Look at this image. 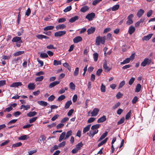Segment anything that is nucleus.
Segmentation results:
<instances>
[{
    "instance_id": "obj_1",
    "label": "nucleus",
    "mask_w": 155,
    "mask_h": 155,
    "mask_svg": "<svg viewBox=\"0 0 155 155\" xmlns=\"http://www.w3.org/2000/svg\"><path fill=\"white\" fill-rule=\"evenodd\" d=\"M105 37H101L100 36H97L96 38V44L97 45H99L101 43L104 44L105 42Z\"/></svg>"
},
{
    "instance_id": "obj_2",
    "label": "nucleus",
    "mask_w": 155,
    "mask_h": 155,
    "mask_svg": "<svg viewBox=\"0 0 155 155\" xmlns=\"http://www.w3.org/2000/svg\"><path fill=\"white\" fill-rule=\"evenodd\" d=\"M151 62V59L148 58H145L143 61L141 63V66L142 67H145L147 65H149Z\"/></svg>"
},
{
    "instance_id": "obj_3",
    "label": "nucleus",
    "mask_w": 155,
    "mask_h": 155,
    "mask_svg": "<svg viewBox=\"0 0 155 155\" xmlns=\"http://www.w3.org/2000/svg\"><path fill=\"white\" fill-rule=\"evenodd\" d=\"M98 132V130H91L89 132L87 133V134L88 135L89 137H93L94 135L97 133Z\"/></svg>"
},
{
    "instance_id": "obj_4",
    "label": "nucleus",
    "mask_w": 155,
    "mask_h": 155,
    "mask_svg": "<svg viewBox=\"0 0 155 155\" xmlns=\"http://www.w3.org/2000/svg\"><path fill=\"white\" fill-rule=\"evenodd\" d=\"M66 33L65 31H60L55 33L54 35L55 37H61Z\"/></svg>"
},
{
    "instance_id": "obj_5",
    "label": "nucleus",
    "mask_w": 155,
    "mask_h": 155,
    "mask_svg": "<svg viewBox=\"0 0 155 155\" xmlns=\"http://www.w3.org/2000/svg\"><path fill=\"white\" fill-rule=\"evenodd\" d=\"M95 17V14L94 13H91L87 15L86 18L88 19L89 21H92Z\"/></svg>"
},
{
    "instance_id": "obj_6",
    "label": "nucleus",
    "mask_w": 155,
    "mask_h": 155,
    "mask_svg": "<svg viewBox=\"0 0 155 155\" xmlns=\"http://www.w3.org/2000/svg\"><path fill=\"white\" fill-rule=\"evenodd\" d=\"M133 17V15L132 14H130L127 17V21L126 22V24L128 25L132 24L133 22L132 19Z\"/></svg>"
},
{
    "instance_id": "obj_7",
    "label": "nucleus",
    "mask_w": 155,
    "mask_h": 155,
    "mask_svg": "<svg viewBox=\"0 0 155 155\" xmlns=\"http://www.w3.org/2000/svg\"><path fill=\"white\" fill-rule=\"evenodd\" d=\"M60 81H56L51 83L48 86L49 88L51 89L54 87L57 84H59Z\"/></svg>"
},
{
    "instance_id": "obj_8",
    "label": "nucleus",
    "mask_w": 155,
    "mask_h": 155,
    "mask_svg": "<svg viewBox=\"0 0 155 155\" xmlns=\"http://www.w3.org/2000/svg\"><path fill=\"white\" fill-rule=\"evenodd\" d=\"M99 109L97 108H94L92 111L91 112V116L93 117L97 116L99 111Z\"/></svg>"
},
{
    "instance_id": "obj_9",
    "label": "nucleus",
    "mask_w": 155,
    "mask_h": 155,
    "mask_svg": "<svg viewBox=\"0 0 155 155\" xmlns=\"http://www.w3.org/2000/svg\"><path fill=\"white\" fill-rule=\"evenodd\" d=\"M135 28L134 26H131L129 28L128 33L130 35H131L135 31Z\"/></svg>"
},
{
    "instance_id": "obj_10",
    "label": "nucleus",
    "mask_w": 155,
    "mask_h": 155,
    "mask_svg": "<svg viewBox=\"0 0 155 155\" xmlns=\"http://www.w3.org/2000/svg\"><path fill=\"white\" fill-rule=\"evenodd\" d=\"M22 84L21 82H17L12 83L10 85L11 87H18L19 86H21Z\"/></svg>"
},
{
    "instance_id": "obj_11",
    "label": "nucleus",
    "mask_w": 155,
    "mask_h": 155,
    "mask_svg": "<svg viewBox=\"0 0 155 155\" xmlns=\"http://www.w3.org/2000/svg\"><path fill=\"white\" fill-rule=\"evenodd\" d=\"M103 67L106 72H108L110 70V68L107 66L106 62H104L103 64Z\"/></svg>"
},
{
    "instance_id": "obj_12",
    "label": "nucleus",
    "mask_w": 155,
    "mask_h": 155,
    "mask_svg": "<svg viewBox=\"0 0 155 155\" xmlns=\"http://www.w3.org/2000/svg\"><path fill=\"white\" fill-rule=\"evenodd\" d=\"M21 38L18 37H14L12 40L13 42H18L19 41L20 43H22V41L21 40Z\"/></svg>"
},
{
    "instance_id": "obj_13",
    "label": "nucleus",
    "mask_w": 155,
    "mask_h": 155,
    "mask_svg": "<svg viewBox=\"0 0 155 155\" xmlns=\"http://www.w3.org/2000/svg\"><path fill=\"white\" fill-rule=\"evenodd\" d=\"M95 28L94 27H91L87 30V34L90 35L93 33L95 31Z\"/></svg>"
},
{
    "instance_id": "obj_14",
    "label": "nucleus",
    "mask_w": 155,
    "mask_h": 155,
    "mask_svg": "<svg viewBox=\"0 0 155 155\" xmlns=\"http://www.w3.org/2000/svg\"><path fill=\"white\" fill-rule=\"evenodd\" d=\"M66 133L65 132H62L60 135L59 139V142L61 141L63 139L64 140L65 137Z\"/></svg>"
},
{
    "instance_id": "obj_15",
    "label": "nucleus",
    "mask_w": 155,
    "mask_h": 155,
    "mask_svg": "<svg viewBox=\"0 0 155 155\" xmlns=\"http://www.w3.org/2000/svg\"><path fill=\"white\" fill-rule=\"evenodd\" d=\"M82 40V38L79 36H77L73 39V42L75 43H77L81 41Z\"/></svg>"
},
{
    "instance_id": "obj_16",
    "label": "nucleus",
    "mask_w": 155,
    "mask_h": 155,
    "mask_svg": "<svg viewBox=\"0 0 155 155\" xmlns=\"http://www.w3.org/2000/svg\"><path fill=\"white\" fill-rule=\"evenodd\" d=\"M153 35V34H149L147 36H144L143 37L142 40L143 41H148L151 38Z\"/></svg>"
},
{
    "instance_id": "obj_17",
    "label": "nucleus",
    "mask_w": 155,
    "mask_h": 155,
    "mask_svg": "<svg viewBox=\"0 0 155 155\" xmlns=\"http://www.w3.org/2000/svg\"><path fill=\"white\" fill-rule=\"evenodd\" d=\"M72 133V132L71 130H69L65 134L64 140H66L71 135Z\"/></svg>"
},
{
    "instance_id": "obj_18",
    "label": "nucleus",
    "mask_w": 155,
    "mask_h": 155,
    "mask_svg": "<svg viewBox=\"0 0 155 155\" xmlns=\"http://www.w3.org/2000/svg\"><path fill=\"white\" fill-rule=\"evenodd\" d=\"M29 138L28 135H22L18 138L19 140H25Z\"/></svg>"
},
{
    "instance_id": "obj_19",
    "label": "nucleus",
    "mask_w": 155,
    "mask_h": 155,
    "mask_svg": "<svg viewBox=\"0 0 155 155\" xmlns=\"http://www.w3.org/2000/svg\"><path fill=\"white\" fill-rule=\"evenodd\" d=\"M106 120V116L103 115L102 117H100L97 120V122L98 123L103 122Z\"/></svg>"
},
{
    "instance_id": "obj_20",
    "label": "nucleus",
    "mask_w": 155,
    "mask_h": 155,
    "mask_svg": "<svg viewBox=\"0 0 155 155\" xmlns=\"http://www.w3.org/2000/svg\"><path fill=\"white\" fill-rule=\"evenodd\" d=\"M66 26L64 24H59L55 27V28L57 30H58L59 29H63L65 28Z\"/></svg>"
},
{
    "instance_id": "obj_21",
    "label": "nucleus",
    "mask_w": 155,
    "mask_h": 155,
    "mask_svg": "<svg viewBox=\"0 0 155 155\" xmlns=\"http://www.w3.org/2000/svg\"><path fill=\"white\" fill-rule=\"evenodd\" d=\"M144 11L143 10L140 9L137 12V17L140 18L144 13Z\"/></svg>"
},
{
    "instance_id": "obj_22",
    "label": "nucleus",
    "mask_w": 155,
    "mask_h": 155,
    "mask_svg": "<svg viewBox=\"0 0 155 155\" xmlns=\"http://www.w3.org/2000/svg\"><path fill=\"white\" fill-rule=\"evenodd\" d=\"M79 17L77 16H75L71 18L69 20V22L71 23H73L77 20Z\"/></svg>"
},
{
    "instance_id": "obj_23",
    "label": "nucleus",
    "mask_w": 155,
    "mask_h": 155,
    "mask_svg": "<svg viewBox=\"0 0 155 155\" xmlns=\"http://www.w3.org/2000/svg\"><path fill=\"white\" fill-rule=\"evenodd\" d=\"M72 104V102L71 100H70L67 101L65 104L64 108L66 109H68L69 108L70 105H71Z\"/></svg>"
},
{
    "instance_id": "obj_24",
    "label": "nucleus",
    "mask_w": 155,
    "mask_h": 155,
    "mask_svg": "<svg viewBox=\"0 0 155 155\" xmlns=\"http://www.w3.org/2000/svg\"><path fill=\"white\" fill-rule=\"evenodd\" d=\"M28 88L29 90H34L35 88V85L34 83H31L28 85Z\"/></svg>"
},
{
    "instance_id": "obj_25",
    "label": "nucleus",
    "mask_w": 155,
    "mask_h": 155,
    "mask_svg": "<svg viewBox=\"0 0 155 155\" xmlns=\"http://www.w3.org/2000/svg\"><path fill=\"white\" fill-rule=\"evenodd\" d=\"M141 88V85L140 84H137L135 88V92L137 93L139 92L140 91Z\"/></svg>"
},
{
    "instance_id": "obj_26",
    "label": "nucleus",
    "mask_w": 155,
    "mask_h": 155,
    "mask_svg": "<svg viewBox=\"0 0 155 155\" xmlns=\"http://www.w3.org/2000/svg\"><path fill=\"white\" fill-rule=\"evenodd\" d=\"M130 58H126L125 60H124L122 62H121L120 64L121 65L124 64H126L128 63L130 61Z\"/></svg>"
},
{
    "instance_id": "obj_27",
    "label": "nucleus",
    "mask_w": 155,
    "mask_h": 155,
    "mask_svg": "<svg viewBox=\"0 0 155 155\" xmlns=\"http://www.w3.org/2000/svg\"><path fill=\"white\" fill-rule=\"evenodd\" d=\"M37 103L40 105L43 106H45L48 104V103L47 102L42 101H38Z\"/></svg>"
},
{
    "instance_id": "obj_28",
    "label": "nucleus",
    "mask_w": 155,
    "mask_h": 155,
    "mask_svg": "<svg viewBox=\"0 0 155 155\" xmlns=\"http://www.w3.org/2000/svg\"><path fill=\"white\" fill-rule=\"evenodd\" d=\"M91 124L87 125L86 127L84 128L83 130V132L84 133H86L88 131L90 128Z\"/></svg>"
},
{
    "instance_id": "obj_29",
    "label": "nucleus",
    "mask_w": 155,
    "mask_h": 155,
    "mask_svg": "<svg viewBox=\"0 0 155 155\" xmlns=\"http://www.w3.org/2000/svg\"><path fill=\"white\" fill-rule=\"evenodd\" d=\"M54 28V27L53 26H46V27H45L44 29L43 30L44 31H46L49 30H52L53 28Z\"/></svg>"
},
{
    "instance_id": "obj_30",
    "label": "nucleus",
    "mask_w": 155,
    "mask_h": 155,
    "mask_svg": "<svg viewBox=\"0 0 155 155\" xmlns=\"http://www.w3.org/2000/svg\"><path fill=\"white\" fill-rule=\"evenodd\" d=\"M37 114L35 111H31L27 114V116L29 117H32L35 116Z\"/></svg>"
},
{
    "instance_id": "obj_31",
    "label": "nucleus",
    "mask_w": 155,
    "mask_h": 155,
    "mask_svg": "<svg viewBox=\"0 0 155 155\" xmlns=\"http://www.w3.org/2000/svg\"><path fill=\"white\" fill-rule=\"evenodd\" d=\"M120 7V5L119 4L116 5H114L112 8H111V10L112 11H114L117 10Z\"/></svg>"
},
{
    "instance_id": "obj_32",
    "label": "nucleus",
    "mask_w": 155,
    "mask_h": 155,
    "mask_svg": "<svg viewBox=\"0 0 155 155\" xmlns=\"http://www.w3.org/2000/svg\"><path fill=\"white\" fill-rule=\"evenodd\" d=\"M89 9V8L87 6H84L81 9V12H84L87 11Z\"/></svg>"
},
{
    "instance_id": "obj_33",
    "label": "nucleus",
    "mask_w": 155,
    "mask_h": 155,
    "mask_svg": "<svg viewBox=\"0 0 155 155\" xmlns=\"http://www.w3.org/2000/svg\"><path fill=\"white\" fill-rule=\"evenodd\" d=\"M108 139L107 138H106L104 140L102 141L98 145V147H100L101 145L105 143Z\"/></svg>"
},
{
    "instance_id": "obj_34",
    "label": "nucleus",
    "mask_w": 155,
    "mask_h": 155,
    "mask_svg": "<svg viewBox=\"0 0 155 155\" xmlns=\"http://www.w3.org/2000/svg\"><path fill=\"white\" fill-rule=\"evenodd\" d=\"M46 137L44 135H41L40 136L39 139L38 140V142L39 143H41L42 141H44L45 140Z\"/></svg>"
},
{
    "instance_id": "obj_35",
    "label": "nucleus",
    "mask_w": 155,
    "mask_h": 155,
    "mask_svg": "<svg viewBox=\"0 0 155 155\" xmlns=\"http://www.w3.org/2000/svg\"><path fill=\"white\" fill-rule=\"evenodd\" d=\"M107 133L108 132L107 131L104 133L100 138L98 141H100L104 139L107 136Z\"/></svg>"
},
{
    "instance_id": "obj_36",
    "label": "nucleus",
    "mask_w": 155,
    "mask_h": 155,
    "mask_svg": "<svg viewBox=\"0 0 155 155\" xmlns=\"http://www.w3.org/2000/svg\"><path fill=\"white\" fill-rule=\"evenodd\" d=\"M93 58L95 61H97L98 60V54L96 52L94 53L93 54Z\"/></svg>"
},
{
    "instance_id": "obj_37",
    "label": "nucleus",
    "mask_w": 155,
    "mask_h": 155,
    "mask_svg": "<svg viewBox=\"0 0 155 155\" xmlns=\"http://www.w3.org/2000/svg\"><path fill=\"white\" fill-rule=\"evenodd\" d=\"M99 127L100 125L99 124L92 125L91 127V130H98L97 129L99 128Z\"/></svg>"
},
{
    "instance_id": "obj_38",
    "label": "nucleus",
    "mask_w": 155,
    "mask_h": 155,
    "mask_svg": "<svg viewBox=\"0 0 155 155\" xmlns=\"http://www.w3.org/2000/svg\"><path fill=\"white\" fill-rule=\"evenodd\" d=\"M22 143L21 142H19L17 143H15V144H13L12 145V147H19L21 146L22 145Z\"/></svg>"
},
{
    "instance_id": "obj_39",
    "label": "nucleus",
    "mask_w": 155,
    "mask_h": 155,
    "mask_svg": "<svg viewBox=\"0 0 155 155\" xmlns=\"http://www.w3.org/2000/svg\"><path fill=\"white\" fill-rule=\"evenodd\" d=\"M65 96L64 95H62L59 97L57 100L58 101H60L63 100L65 98Z\"/></svg>"
},
{
    "instance_id": "obj_40",
    "label": "nucleus",
    "mask_w": 155,
    "mask_h": 155,
    "mask_svg": "<svg viewBox=\"0 0 155 155\" xmlns=\"http://www.w3.org/2000/svg\"><path fill=\"white\" fill-rule=\"evenodd\" d=\"M72 8L71 6V5L67 7L64 10V12H67L68 11H70Z\"/></svg>"
},
{
    "instance_id": "obj_41",
    "label": "nucleus",
    "mask_w": 155,
    "mask_h": 155,
    "mask_svg": "<svg viewBox=\"0 0 155 155\" xmlns=\"http://www.w3.org/2000/svg\"><path fill=\"white\" fill-rule=\"evenodd\" d=\"M61 64V61H58L56 60H54V65L55 66L60 65Z\"/></svg>"
},
{
    "instance_id": "obj_42",
    "label": "nucleus",
    "mask_w": 155,
    "mask_h": 155,
    "mask_svg": "<svg viewBox=\"0 0 155 155\" xmlns=\"http://www.w3.org/2000/svg\"><path fill=\"white\" fill-rule=\"evenodd\" d=\"M125 120L124 117L121 118L117 122V125L120 124L122 123H123Z\"/></svg>"
},
{
    "instance_id": "obj_43",
    "label": "nucleus",
    "mask_w": 155,
    "mask_h": 155,
    "mask_svg": "<svg viewBox=\"0 0 155 155\" xmlns=\"http://www.w3.org/2000/svg\"><path fill=\"white\" fill-rule=\"evenodd\" d=\"M79 69L77 67L75 69V71H74V76H77L79 73Z\"/></svg>"
},
{
    "instance_id": "obj_44",
    "label": "nucleus",
    "mask_w": 155,
    "mask_h": 155,
    "mask_svg": "<svg viewBox=\"0 0 155 155\" xmlns=\"http://www.w3.org/2000/svg\"><path fill=\"white\" fill-rule=\"evenodd\" d=\"M40 57L42 58H47L48 56L46 53H41L40 55Z\"/></svg>"
},
{
    "instance_id": "obj_45",
    "label": "nucleus",
    "mask_w": 155,
    "mask_h": 155,
    "mask_svg": "<svg viewBox=\"0 0 155 155\" xmlns=\"http://www.w3.org/2000/svg\"><path fill=\"white\" fill-rule=\"evenodd\" d=\"M43 78L44 77L43 76H40V77H37L35 79V81H41L43 80Z\"/></svg>"
},
{
    "instance_id": "obj_46",
    "label": "nucleus",
    "mask_w": 155,
    "mask_h": 155,
    "mask_svg": "<svg viewBox=\"0 0 155 155\" xmlns=\"http://www.w3.org/2000/svg\"><path fill=\"white\" fill-rule=\"evenodd\" d=\"M131 114V110H130L129 112L125 116V119L126 120H128L130 117Z\"/></svg>"
},
{
    "instance_id": "obj_47",
    "label": "nucleus",
    "mask_w": 155,
    "mask_h": 155,
    "mask_svg": "<svg viewBox=\"0 0 155 155\" xmlns=\"http://www.w3.org/2000/svg\"><path fill=\"white\" fill-rule=\"evenodd\" d=\"M101 92H104L105 91V90H106L105 86L103 85V84H102L101 85Z\"/></svg>"
},
{
    "instance_id": "obj_48",
    "label": "nucleus",
    "mask_w": 155,
    "mask_h": 155,
    "mask_svg": "<svg viewBox=\"0 0 155 155\" xmlns=\"http://www.w3.org/2000/svg\"><path fill=\"white\" fill-rule=\"evenodd\" d=\"M69 87L72 90H74L75 89V85L73 82H71L69 84Z\"/></svg>"
},
{
    "instance_id": "obj_49",
    "label": "nucleus",
    "mask_w": 155,
    "mask_h": 155,
    "mask_svg": "<svg viewBox=\"0 0 155 155\" xmlns=\"http://www.w3.org/2000/svg\"><path fill=\"white\" fill-rule=\"evenodd\" d=\"M37 117H34L31 118L29 120V122L32 123L34 122L37 119Z\"/></svg>"
},
{
    "instance_id": "obj_50",
    "label": "nucleus",
    "mask_w": 155,
    "mask_h": 155,
    "mask_svg": "<svg viewBox=\"0 0 155 155\" xmlns=\"http://www.w3.org/2000/svg\"><path fill=\"white\" fill-rule=\"evenodd\" d=\"M125 82L124 81H121L119 84V85L118 86V88L120 89L122 88L123 86L125 84Z\"/></svg>"
},
{
    "instance_id": "obj_51",
    "label": "nucleus",
    "mask_w": 155,
    "mask_h": 155,
    "mask_svg": "<svg viewBox=\"0 0 155 155\" xmlns=\"http://www.w3.org/2000/svg\"><path fill=\"white\" fill-rule=\"evenodd\" d=\"M55 98V96L52 95L48 98V100L49 101H52Z\"/></svg>"
},
{
    "instance_id": "obj_52",
    "label": "nucleus",
    "mask_w": 155,
    "mask_h": 155,
    "mask_svg": "<svg viewBox=\"0 0 155 155\" xmlns=\"http://www.w3.org/2000/svg\"><path fill=\"white\" fill-rule=\"evenodd\" d=\"M120 105V102H117V103L115 104L114 105L112 109L114 110L117 107H118Z\"/></svg>"
},
{
    "instance_id": "obj_53",
    "label": "nucleus",
    "mask_w": 155,
    "mask_h": 155,
    "mask_svg": "<svg viewBox=\"0 0 155 155\" xmlns=\"http://www.w3.org/2000/svg\"><path fill=\"white\" fill-rule=\"evenodd\" d=\"M66 21V19L64 18H59L58 20V22L59 23L64 22Z\"/></svg>"
},
{
    "instance_id": "obj_54",
    "label": "nucleus",
    "mask_w": 155,
    "mask_h": 155,
    "mask_svg": "<svg viewBox=\"0 0 155 155\" xmlns=\"http://www.w3.org/2000/svg\"><path fill=\"white\" fill-rule=\"evenodd\" d=\"M83 145V144L81 142L78 143L76 146V148L79 150L80 149L81 147Z\"/></svg>"
},
{
    "instance_id": "obj_55",
    "label": "nucleus",
    "mask_w": 155,
    "mask_h": 155,
    "mask_svg": "<svg viewBox=\"0 0 155 155\" xmlns=\"http://www.w3.org/2000/svg\"><path fill=\"white\" fill-rule=\"evenodd\" d=\"M134 80H135V78H134L133 77H132L130 79V80L129 81V84L130 85H132L133 84V82H134Z\"/></svg>"
},
{
    "instance_id": "obj_56",
    "label": "nucleus",
    "mask_w": 155,
    "mask_h": 155,
    "mask_svg": "<svg viewBox=\"0 0 155 155\" xmlns=\"http://www.w3.org/2000/svg\"><path fill=\"white\" fill-rule=\"evenodd\" d=\"M12 109V108L10 106L8 108H6L4 110V112H9Z\"/></svg>"
},
{
    "instance_id": "obj_57",
    "label": "nucleus",
    "mask_w": 155,
    "mask_h": 155,
    "mask_svg": "<svg viewBox=\"0 0 155 155\" xmlns=\"http://www.w3.org/2000/svg\"><path fill=\"white\" fill-rule=\"evenodd\" d=\"M102 69H98L96 72V74L98 76H99L101 73L102 72Z\"/></svg>"
},
{
    "instance_id": "obj_58",
    "label": "nucleus",
    "mask_w": 155,
    "mask_h": 155,
    "mask_svg": "<svg viewBox=\"0 0 155 155\" xmlns=\"http://www.w3.org/2000/svg\"><path fill=\"white\" fill-rule=\"evenodd\" d=\"M31 12V9L29 8H28L26 12L25 15H26L27 16H28L30 14Z\"/></svg>"
},
{
    "instance_id": "obj_59",
    "label": "nucleus",
    "mask_w": 155,
    "mask_h": 155,
    "mask_svg": "<svg viewBox=\"0 0 155 155\" xmlns=\"http://www.w3.org/2000/svg\"><path fill=\"white\" fill-rule=\"evenodd\" d=\"M20 59V58H15L13 59L12 61V63L13 64H16L18 62V61Z\"/></svg>"
},
{
    "instance_id": "obj_60",
    "label": "nucleus",
    "mask_w": 155,
    "mask_h": 155,
    "mask_svg": "<svg viewBox=\"0 0 155 155\" xmlns=\"http://www.w3.org/2000/svg\"><path fill=\"white\" fill-rule=\"evenodd\" d=\"M95 119V118L94 117H91L87 121V122L88 123H91L93 122Z\"/></svg>"
},
{
    "instance_id": "obj_61",
    "label": "nucleus",
    "mask_w": 155,
    "mask_h": 155,
    "mask_svg": "<svg viewBox=\"0 0 155 155\" xmlns=\"http://www.w3.org/2000/svg\"><path fill=\"white\" fill-rule=\"evenodd\" d=\"M37 152V150H30L28 152L29 155H32Z\"/></svg>"
},
{
    "instance_id": "obj_62",
    "label": "nucleus",
    "mask_w": 155,
    "mask_h": 155,
    "mask_svg": "<svg viewBox=\"0 0 155 155\" xmlns=\"http://www.w3.org/2000/svg\"><path fill=\"white\" fill-rule=\"evenodd\" d=\"M10 142V140H5V142L2 143L1 144L0 146H4L7 143H9Z\"/></svg>"
},
{
    "instance_id": "obj_63",
    "label": "nucleus",
    "mask_w": 155,
    "mask_h": 155,
    "mask_svg": "<svg viewBox=\"0 0 155 155\" xmlns=\"http://www.w3.org/2000/svg\"><path fill=\"white\" fill-rule=\"evenodd\" d=\"M64 125V124H63L60 123L56 127L57 129H58L61 128Z\"/></svg>"
},
{
    "instance_id": "obj_64",
    "label": "nucleus",
    "mask_w": 155,
    "mask_h": 155,
    "mask_svg": "<svg viewBox=\"0 0 155 155\" xmlns=\"http://www.w3.org/2000/svg\"><path fill=\"white\" fill-rule=\"evenodd\" d=\"M17 119H13L10 121L8 124V125H11L15 123L17 121Z\"/></svg>"
}]
</instances>
